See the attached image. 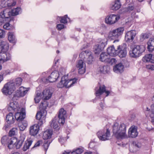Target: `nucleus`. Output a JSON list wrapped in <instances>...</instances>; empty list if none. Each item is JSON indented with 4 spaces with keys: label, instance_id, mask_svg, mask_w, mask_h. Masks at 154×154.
Wrapping results in <instances>:
<instances>
[{
    "label": "nucleus",
    "instance_id": "nucleus-1",
    "mask_svg": "<svg viewBox=\"0 0 154 154\" xmlns=\"http://www.w3.org/2000/svg\"><path fill=\"white\" fill-rule=\"evenodd\" d=\"M112 131L115 136L118 139L127 138L126 125L124 123L119 124L115 123L112 127Z\"/></svg>",
    "mask_w": 154,
    "mask_h": 154
},
{
    "label": "nucleus",
    "instance_id": "nucleus-2",
    "mask_svg": "<svg viewBox=\"0 0 154 154\" xmlns=\"http://www.w3.org/2000/svg\"><path fill=\"white\" fill-rule=\"evenodd\" d=\"M77 79H67V76H63L61 79V81L57 84L58 88H61L64 87L66 88H69L73 85L76 82Z\"/></svg>",
    "mask_w": 154,
    "mask_h": 154
},
{
    "label": "nucleus",
    "instance_id": "nucleus-3",
    "mask_svg": "<svg viewBox=\"0 0 154 154\" xmlns=\"http://www.w3.org/2000/svg\"><path fill=\"white\" fill-rule=\"evenodd\" d=\"M16 87L13 81H10L6 83L2 90L3 93L5 95L11 94L15 90Z\"/></svg>",
    "mask_w": 154,
    "mask_h": 154
},
{
    "label": "nucleus",
    "instance_id": "nucleus-4",
    "mask_svg": "<svg viewBox=\"0 0 154 154\" xmlns=\"http://www.w3.org/2000/svg\"><path fill=\"white\" fill-rule=\"evenodd\" d=\"M145 51L143 46L137 45L129 51V55L131 57L136 58L140 56Z\"/></svg>",
    "mask_w": 154,
    "mask_h": 154
},
{
    "label": "nucleus",
    "instance_id": "nucleus-5",
    "mask_svg": "<svg viewBox=\"0 0 154 154\" xmlns=\"http://www.w3.org/2000/svg\"><path fill=\"white\" fill-rule=\"evenodd\" d=\"M123 27H120L109 32L108 37L109 38L114 40L117 38L122 35L124 31Z\"/></svg>",
    "mask_w": 154,
    "mask_h": 154
},
{
    "label": "nucleus",
    "instance_id": "nucleus-6",
    "mask_svg": "<svg viewBox=\"0 0 154 154\" xmlns=\"http://www.w3.org/2000/svg\"><path fill=\"white\" fill-rule=\"evenodd\" d=\"M110 132L108 129L100 130L97 133V135L100 140L105 141L109 139Z\"/></svg>",
    "mask_w": 154,
    "mask_h": 154
},
{
    "label": "nucleus",
    "instance_id": "nucleus-7",
    "mask_svg": "<svg viewBox=\"0 0 154 154\" xmlns=\"http://www.w3.org/2000/svg\"><path fill=\"white\" fill-rule=\"evenodd\" d=\"M107 40L106 39H101L99 43L94 47V51L95 54H98L104 49L107 44Z\"/></svg>",
    "mask_w": 154,
    "mask_h": 154
},
{
    "label": "nucleus",
    "instance_id": "nucleus-8",
    "mask_svg": "<svg viewBox=\"0 0 154 154\" xmlns=\"http://www.w3.org/2000/svg\"><path fill=\"white\" fill-rule=\"evenodd\" d=\"M120 18L119 15L114 14H110L105 18V22L108 24L112 25L117 22Z\"/></svg>",
    "mask_w": 154,
    "mask_h": 154
},
{
    "label": "nucleus",
    "instance_id": "nucleus-9",
    "mask_svg": "<svg viewBox=\"0 0 154 154\" xmlns=\"http://www.w3.org/2000/svg\"><path fill=\"white\" fill-rule=\"evenodd\" d=\"M9 48L7 51L4 52H0V63H4L11 60V56L10 53L7 52Z\"/></svg>",
    "mask_w": 154,
    "mask_h": 154
},
{
    "label": "nucleus",
    "instance_id": "nucleus-10",
    "mask_svg": "<svg viewBox=\"0 0 154 154\" xmlns=\"http://www.w3.org/2000/svg\"><path fill=\"white\" fill-rule=\"evenodd\" d=\"M125 40L126 42H132L135 38L137 34L136 31L131 30L125 32Z\"/></svg>",
    "mask_w": 154,
    "mask_h": 154
},
{
    "label": "nucleus",
    "instance_id": "nucleus-11",
    "mask_svg": "<svg viewBox=\"0 0 154 154\" xmlns=\"http://www.w3.org/2000/svg\"><path fill=\"white\" fill-rule=\"evenodd\" d=\"M117 55L121 58L124 57L127 55L126 45L124 44L122 45L117 46Z\"/></svg>",
    "mask_w": 154,
    "mask_h": 154
},
{
    "label": "nucleus",
    "instance_id": "nucleus-12",
    "mask_svg": "<svg viewBox=\"0 0 154 154\" xmlns=\"http://www.w3.org/2000/svg\"><path fill=\"white\" fill-rule=\"evenodd\" d=\"M21 137H22L23 138L20 140H18L15 137L12 138L11 143V145L13 146H14L16 149H18L20 148L25 139L24 136H21Z\"/></svg>",
    "mask_w": 154,
    "mask_h": 154
},
{
    "label": "nucleus",
    "instance_id": "nucleus-13",
    "mask_svg": "<svg viewBox=\"0 0 154 154\" xmlns=\"http://www.w3.org/2000/svg\"><path fill=\"white\" fill-rule=\"evenodd\" d=\"M29 89V88L21 86L16 91V95L18 97H23L27 93Z\"/></svg>",
    "mask_w": 154,
    "mask_h": 154
},
{
    "label": "nucleus",
    "instance_id": "nucleus-14",
    "mask_svg": "<svg viewBox=\"0 0 154 154\" xmlns=\"http://www.w3.org/2000/svg\"><path fill=\"white\" fill-rule=\"evenodd\" d=\"M76 66L79 74H83L85 72L86 64L82 60H80L78 61Z\"/></svg>",
    "mask_w": 154,
    "mask_h": 154
},
{
    "label": "nucleus",
    "instance_id": "nucleus-15",
    "mask_svg": "<svg viewBox=\"0 0 154 154\" xmlns=\"http://www.w3.org/2000/svg\"><path fill=\"white\" fill-rule=\"evenodd\" d=\"M66 111L63 108L60 109L59 111L58 118L59 122L62 125H63L65 123V118L66 117Z\"/></svg>",
    "mask_w": 154,
    "mask_h": 154
},
{
    "label": "nucleus",
    "instance_id": "nucleus-16",
    "mask_svg": "<svg viewBox=\"0 0 154 154\" xmlns=\"http://www.w3.org/2000/svg\"><path fill=\"white\" fill-rule=\"evenodd\" d=\"M42 98L44 100H48L51 97L53 94L52 91L48 88L44 90L42 93Z\"/></svg>",
    "mask_w": 154,
    "mask_h": 154
},
{
    "label": "nucleus",
    "instance_id": "nucleus-17",
    "mask_svg": "<svg viewBox=\"0 0 154 154\" xmlns=\"http://www.w3.org/2000/svg\"><path fill=\"white\" fill-rule=\"evenodd\" d=\"M12 138L8 136H4L1 138V142L2 144L5 145H8V147L11 149L13 147V145L11 143Z\"/></svg>",
    "mask_w": 154,
    "mask_h": 154
},
{
    "label": "nucleus",
    "instance_id": "nucleus-18",
    "mask_svg": "<svg viewBox=\"0 0 154 154\" xmlns=\"http://www.w3.org/2000/svg\"><path fill=\"white\" fill-rule=\"evenodd\" d=\"M138 135L137 127L133 125L129 128L128 131V136L129 137L135 138Z\"/></svg>",
    "mask_w": 154,
    "mask_h": 154
},
{
    "label": "nucleus",
    "instance_id": "nucleus-19",
    "mask_svg": "<svg viewBox=\"0 0 154 154\" xmlns=\"http://www.w3.org/2000/svg\"><path fill=\"white\" fill-rule=\"evenodd\" d=\"M46 114L45 110L40 109V110L37 113L36 116V119L40 121L41 122H43L45 121Z\"/></svg>",
    "mask_w": 154,
    "mask_h": 154
},
{
    "label": "nucleus",
    "instance_id": "nucleus-20",
    "mask_svg": "<svg viewBox=\"0 0 154 154\" xmlns=\"http://www.w3.org/2000/svg\"><path fill=\"white\" fill-rule=\"evenodd\" d=\"M59 77L58 72L55 71L51 73L50 75L47 79V80L50 82H54L56 81Z\"/></svg>",
    "mask_w": 154,
    "mask_h": 154
},
{
    "label": "nucleus",
    "instance_id": "nucleus-21",
    "mask_svg": "<svg viewBox=\"0 0 154 154\" xmlns=\"http://www.w3.org/2000/svg\"><path fill=\"white\" fill-rule=\"evenodd\" d=\"M6 10H4L3 12L1 13V16L0 17V25H2L3 24L7 21H10V18L8 17L6 13Z\"/></svg>",
    "mask_w": 154,
    "mask_h": 154
},
{
    "label": "nucleus",
    "instance_id": "nucleus-22",
    "mask_svg": "<svg viewBox=\"0 0 154 154\" xmlns=\"http://www.w3.org/2000/svg\"><path fill=\"white\" fill-rule=\"evenodd\" d=\"M8 109L9 110L12 109L14 111H19L21 108L19 107L18 104L17 102L11 100L8 105Z\"/></svg>",
    "mask_w": 154,
    "mask_h": 154
},
{
    "label": "nucleus",
    "instance_id": "nucleus-23",
    "mask_svg": "<svg viewBox=\"0 0 154 154\" xmlns=\"http://www.w3.org/2000/svg\"><path fill=\"white\" fill-rule=\"evenodd\" d=\"M100 59L102 61L106 62H109L110 61L114 62L116 60L114 58H112L110 60L109 56L108 54H107L106 53H102L100 55Z\"/></svg>",
    "mask_w": 154,
    "mask_h": 154
},
{
    "label": "nucleus",
    "instance_id": "nucleus-24",
    "mask_svg": "<svg viewBox=\"0 0 154 154\" xmlns=\"http://www.w3.org/2000/svg\"><path fill=\"white\" fill-rule=\"evenodd\" d=\"M117 46L115 48L114 45L108 48L107 49V53L109 56H115L117 55Z\"/></svg>",
    "mask_w": 154,
    "mask_h": 154
},
{
    "label": "nucleus",
    "instance_id": "nucleus-25",
    "mask_svg": "<svg viewBox=\"0 0 154 154\" xmlns=\"http://www.w3.org/2000/svg\"><path fill=\"white\" fill-rule=\"evenodd\" d=\"M113 70L114 71L117 73H122L124 70V66L121 63L116 64L114 66Z\"/></svg>",
    "mask_w": 154,
    "mask_h": 154
},
{
    "label": "nucleus",
    "instance_id": "nucleus-26",
    "mask_svg": "<svg viewBox=\"0 0 154 154\" xmlns=\"http://www.w3.org/2000/svg\"><path fill=\"white\" fill-rule=\"evenodd\" d=\"M5 10H6V14L9 17L11 15L14 16L17 15L21 11L20 8L19 7L12 9L11 12L8 11V9H6Z\"/></svg>",
    "mask_w": 154,
    "mask_h": 154
},
{
    "label": "nucleus",
    "instance_id": "nucleus-27",
    "mask_svg": "<svg viewBox=\"0 0 154 154\" xmlns=\"http://www.w3.org/2000/svg\"><path fill=\"white\" fill-rule=\"evenodd\" d=\"M39 130V126L35 124L30 127L29 132L31 135L34 136L37 134Z\"/></svg>",
    "mask_w": 154,
    "mask_h": 154
},
{
    "label": "nucleus",
    "instance_id": "nucleus-28",
    "mask_svg": "<svg viewBox=\"0 0 154 154\" xmlns=\"http://www.w3.org/2000/svg\"><path fill=\"white\" fill-rule=\"evenodd\" d=\"M104 92L106 94V96H107L109 94V91H106L105 86L104 85H103L102 86H100L99 89L96 91V96H99Z\"/></svg>",
    "mask_w": 154,
    "mask_h": 154
},
{
    "label": "nucleus",
    "instance_id": "nucleus-29",
    "mask_svg": "<svg viewBox=\"0 0 154 154\" xmlns=\"http://www.w3.org/2000/svg\"><path fill=\"white\" fill-rule=\"evenodd\" d=\"M22 108L20 109V111H18L15 115V117L17 121H20L22 119H23L25 116V113L21 112V110Z\"/></svg>",
    "mask_w": 154,
    "mask_h": 154
},
{
    "label": "nucleus",
    "instance_id": "nucleus-30",
    "mask_svg": "<svg viewBox=\"0 0 154 154\" xmlns=\"http://www.w3.org/2000/svg\"><path fill=\"white\" fill-rule=\"evenodd\" d=\"M9 48L8 44L6 42L0 40V52L7 51Z\"/></svg>",
    "mask_w": 154,
    "mask_h": 154
},
{
    "label": "nucleus",
    "instance_id": "nucleus-31",
    "mask_svg": "<svg viewBox=\"0 0 154 154\" xmlns=\"http://www.w3.org/2000/svg\"><path fill=\"white\" fill-rule=\"evenodd\" d=\"M59 124L60 125H62L59 123V121H58L55 118H54L53 119L51 122L50 126L51 127L54 129H59L60 128L59 126Z\"/></svg>",
    "mask_w": 154,
    "mask_h": 154
},
{
    "label": "nucleus",
    "instance_id": "nucleus-32",
    "mask_svg": "<svg viewBox=\"0 0 154 154\" xmlns=\"http://www.w3.org/2000/svg\"><path fill=\"white\" fill-rule=\"evenodd\" d=\"M147 49L150 52L154 50V38H150L147 42Z\"/></svg>",
    "mask_w": 154,
    "mask_h": 154
},
{
    "label": "nucleus",
    "instance_id": "nucleus-33",
    "mask_svg": "<svg viewBox=\"0 0 154 154\" xmlns=\"http://www.w3.org/2000/svg\"><path fill=\"white\" fill-rule=\"evenodd\" d=\"M121 5L119 0H116L111 5V8L113 10H117L120 8Z\"/></svg>",
    "mask_w": 154,
    "mask_h": 154
},
{
    "label": "nucleus",
    "instance_id": "nucleus-34",
    "mask_svg": "<svg viewBox=\"0 0 154 154\" xmlns=\"http://www.w3.org/2000/svg\"><path fill=\"white\" fill-rule=\"evenodd\" d=\"M52 134V131L51 130H47L44 132L43 138L45 140L50 139Z\"/></svg>",
    "mask_w": 154,
    "mask_h": 154
},
{
    "label": "nucleus",
    "instance_id": "nucleus-35",
    "mask_svg": "<svg viewBox=\"0 0 154 154\" xmlns=\"http://www.w3.org/2000/svg\"><path fill=\"white\" fill-rule=\"evenodd\" d=\"M97 70L100 72L106 74L109 71V68L107 66H101L98 68Z\"/></svg>",
    "mask_w": 154,
    "mask_h": 154
},
{
    "label": "nucleus",
    "instance_id": "nucleus-36",
    "mask_svg": "<svg viewBox=\"0 0 154 154\" xmlns=\"http://www.w3.org/2000/svg\"><path fill=\"white\" fill-rule=\"evenodd\" d=\"M6 119L8 124H11L14 123V120L13 114L12 113H10L7 115Z\"/></svg>",
    "mask_w": 154,
    "mask_h": 154
},
{
    "label": "nucleus",
    "instance_id": "nucleus-37",
    "mask_svg": "<svg viewBox=\"0 0 154 154\" xmlns=\"http://www.w3.org/2000/svg\"><path fill=\"white\" fill-rule=\"evenodd\" d=\"M32 142V141L30 140L26 141L23 149V151H25L29 149Z\"/></svg>",
    "mask_w": 154,
    "mask_h": 154
},
{
    "label": "nucleus",
    "instance_id": "nucleus-38",
    "mask_svg": "<svg viewBox=\"0 0 154 154\" xmlns=\"http://www.w3.org/2000/svg\"><path fill=\"white\" fill-rule=\"evenodd\" d=\"M36 95L34 98V100L36 103H38L41 99L42 94L39 90H37L36 91Z\"/></svg>",
    "mask_w": 154,
    "mask_h": 154
},
{
    "label": "nucleus",
    "instance_id": "nucleus-39",
    "mask_svg": "<svg viewBox=\"0 0 154 154\" xmlns=\"http://www.w3.org/2000/svg\"><path fill=\"white\" fill-rule=\"evenodd\" d=\"M27 126V123L26 121H23L19 124V127L21 131H24Z\"/></svg>",
    "mask_w": 154,
    "mask_h": 154
},
{
    "label": "nucleus",
    "instance_id": "nucleus-40",
    "mask_svg": "<svg viewBox=\"0 0 154 154\" xmlns=\"http://www.w3.org/2000/svg\"><path fill=\"white\" fill-rule=\"evenodd\" d=\"M150 112V116L151 119V122L154 124V104L151 106Z\"/></svg>",
    "mask_w": 154,
    "mask_h": 154
},
{
    "label": "nucleus",
    "instance_id": "nucleus-41",
    "mask_svg": "<svg viewBox=\"0 0 154 154\" xmlns=\"http://www.w3.org/2000/svg\"><path fill=\"white\" fill-rule=\"evenodd\" d=\"M93 60V57L92 55V53L90 51L88 53L87 57L85 60L86 62L88 64L91 63Z\"/></svg>",
    "mask_w": 154,
    "mask_h": 154
},
{
    "label": "nucleus",
    "instance_id": "nucleus-42",
    "mask_svg": "<svg viewBox=\"0 0 154 154\" xmlns=\"http://www.w3.org/2000/svg\"><path fill=\"white\" fill-rule=\"evenodd\" d=\"M8 40L11 42L15 43V37L12 32H9L8 33Z\"/></svg>",
    "mask_w": 154,
    "mask_h": 154
},
{
    "label": "nucleus",
    "instance_id": "nucleus-43",
    "mask_svg": "<svg viewBox=\"0 0 154 154\" xmlns=\"http://www.w3.org/2000/svg\"><path fill=\"white\" fill-rule=\"evenodd\" d=\"M48 106V102L44 101L43 102H42L40 105L39 108L40 109L45 110Z\"/></svg>",
    "mask_w": 154,
    "mask_h": 154
},
{
    "label": "nucleus",
    "instance_id": "nucleus-44",
    "mask_svg": "<svg viewBox=\"0 0 154 154\" xmlns=\"http://www.w3.org/2000/svg\"><path fill=\"white\" fill-rule=\"evenodd\" d=\"M89 52V51H86L82 52L79 55V57L82 59H85V60L86 57H87L88 53Z\"/></svg>",
    "mask_w": 154,
    "mask_h": 154
},
{
    "label": "nucleus",
    "instance_id": "nucleus-45",
    "mask_svg": "<svg viewBox=\"0 0 154 154\" xmlns=\"http://www.w3.org/2000/svg\"><path fill=\"white\" fill-rule=\"evenodd\" d=\"M8 0H2L0 3V8L8 7Z\"/></svg>",
    "mask_w": 154,
    "mask_h": 154
},
{
    "label": "nucleus",
    "instance_id": "nucleus-46",
    "mask_svg": "<svg viewBox=\"0 0 154 154\" xmlns=\"http://www.w3.org/2000/svg\"><path fill=\"white\" fill-rule=\"evenodd\" d=\"M152 54H149L146 55L143 58V61L144 62H150V58L152 57Z\"/></svg>",
    "mask_w": 154,
    "mask_h": 154
},
{
    "label": "nucleus",
    "instance_id": "nucleus-47",
    "mask_svg": "<svg viewBox=\"0 0 154 154\" xmlns=\"http://www.w3.org/2000/svg\"><path fill=\"white\" fill-rule=\"evenodd\" d=\"M8 7L9 8L12 7L16 4V2L15 0H8Z\"/></svg>",
    "mask_w": 154,
    "mask_h": 154
},
{
    "label": "nucleus",
    "instance_id": "nucleus-48",
    "mask_svg": "<svg viewBox=\"0 0 154 154\" xmlns=\"http://www.w3.org/2000/svg\"><path fill=\"white\" fill-rule=\"evenodd\" d=\"M22 82V79L21 78H18L16 79L15 82L14 83L15 85H16V86H18L21 84Z\"/></svg>",
    "mask_w": 154,
    "mask_h": 154
},
{
    "label": "nucleus",
    "instance_id": "nucleus-49",
    "mask_svg": "<svg viewBox=\"0 0 154 154\" xmlns=\"http://www.w3.org/2000/svg\"><path fill=\"white\" fill-rule=\"evenodd\" d=\"M17 132V129L16 128H13L9 132V134L10 136H12L15 135Z\"/></svg>",
    "mask_w": 154,
    "mask_h": 154
},
{
    "label": "nucleus",
    "instance_id": "nucleus-50",
    "mask_svg": "<svg viewBox=\"0 0 154 154\" xmlns=\"http://www.w3.org/2000/svg\"><path fill=\"white\" fill-rule=\"evenodd\" d=\"M61 19L60 22L61 23H67L68 20H69V18L67 17V15H65L63 17H61Z\"/></svg>",
    "mask_w": 154,
    "mask_h": 154
},
{
    "label": "nucleus",
    "instance_id": "nucleus-51",
    "mask_svg": "<svg viewBox=\"0 0 154 154\" xmlns=\"http://www.w3.org/2000/svg\"><path fill=\"white\" fill-rule=\"evenodd\" d=\"M149 35L147 33H142L140 35V39L142 40L147 39L149 38Z\"/></svg>",
    "mask_w": 154,
    "mask_h": 154
},
{
    "label": "nucleus",
    "instance_id": "nucleus-52",
    "mask_svg": "<svg viewBox=\"0 0 154 154\" xmlns=\"http://www.w3.org/2000/svg\"><path fill=\"white\" fill-rule=\"evenodd\" d=\"M83 152L82 149L81 148H78L71 153H73V154H81Z\"/></svg>",
    "mask_w": 154,
    "mask_h": 154
},
{
    "label": "nucleus",
    "instance_id": "nucleus-53",
    "mask_svg": "<svg viewBox=\"0 0 154 154\" xmlns=\"http://www.w3.org/2000/svg\"><path fill=\"white\" fill-rule=\"evenodd\" d=\"M5 24L3 26V28L6 29H11V26L9 23H7L6 22L5 23Z\"/></svg>",
    "mask_w": 154,
    "mask_h": 154
},
{
    "label": "nucleus",
    "instance_id": "nucleus-54",
    "mask_svg": "<svg viewBox=\"0 0 154 154\" xmlns=\"http://www.w3.org/2000/svg\"><path fill=\"white\" fill-rule=\"evenodd\" d=\"M50 142H48V141H45L43 145V146L45 149V150L46 151L49 146Z\"/></svg>",
    "mask_w": 154,
    "mask_h": 154
},
{
    "label": "nucleus",
    "instance_id": "nucleus-55",
    "mask_svg": "<svg viewBox=\"0 0 154 154\" xmlns=\"http://www.w3.org/2000/svg\"><path fill=\"white\" fill-rule=\"evenodd\" d=\"M5 35V31L2 29H0V38H4Z\"/></svg>",
    "mask_w": 154,
    "mask_h": 154
},
{
    "label": "nucleus",
    "instance_id": "nucleus-56",
    "mask_svg": "<svg viewBox=\"0 0 154 154\" xmlns=\"http://www.w3.org/2000/svg\"><path fill=\"white\" fill-rule=\"evenodd\" d=\"M134 9L133 6H129L128 8H124V11L126 12H130L132 11Z\"/></svg>",
    "mask_w": 154,
    "mask_h": 154
},
{
    "label": "nucleus",
    "instance_id": "nucleus-57",
    "mask_svg": "<svg viewBox=\"0 0 154 154\" xmlns=\"http://www.w3.org/2000/svg\"><path fill=\"white\" fill-rule=\"evenodd\" d=\"M64 26L63 24H58L57 26V28L59 30H60L64 28Z\"/></svg>",
    "mask_w": 154,
    "mask_h": 154
},
{
    "label": "nucleus",
    "instance_id": "nucleus-58",
    "mask_svg": "<svg viewBox=\"0 0 154 154\" xmlns=\"http://www.w3.org/2000/svg\"><path fill=\"white\" fill-rule=\"evenodd\" d=\"M146 68L151 70H154V65L152 64L148 65L146 66Z\"/></svg>",
    "mask_w": 154,
    "mask_h": 154
},
{
    "label": "nucleus",
    "instance_id": "nucleus-59",
    "mask_svg": "<svg viewBox=\"0 0 154 154\" xmlns=\"http://www.w3.org/2000/svg\"><path fill=\"white\" fill-rule=\"evenodd\" d=\"M42 141L41 140L38 141L34 145L33 147L39 146L41 144H42Z\"/></svg>",
    "mask_w": 154,
    "mask_h": 154
},
{
    "label": "nucleus",
    "instance_id": "nucleus-60",
    "mask_svg": "<svg viewBox=\"0 0 154 154\" xmlns=\"http://www.w3.org/2000/svg\"><path fill=\"white\" fill-rule=\"evenodd\" d=\"M151 56L152 57L150 58V62L151 63H154V55L152 54Z\"/></svg>",
    "mask_w": 154,
    "mask_h": 154
},
{
    "label": "nucleus",
    "instance_id": "nucleus-61",
    "mask_svg": "<svg viewBox=\"0 0 154 154\" xmlns=\"http://www.w3.org/2000/svg\"><path fill=\"white\" fill-rule=\"evenodd\" d=\"M119 40H118V39H117V40H115V41H114L113 43L114 44L116 43V44H115V46H116V45H118V44L119 43Z\"/></svg>",
    "mask_w": 154,
    "mask_h": 154
},
{
    "label": "nucleus",
    "instance_id": "nucleus-62",
    "mask_svg": "<svg viewBox=\"0 0 154 154\" xmlns=\"http://www.w3.org/2000/svg\"><path fill=\"white\" fill-rule=\"evenodd\" d=\"M3 80V77L2 75H0V83Z\"/></svg>",
    "mask_w": 154,
    "mask_h": 154
},
{
    "label": "nucleus",
    "instance_id": "nucleus-63",
    "mask_svg": "<svg viewBox=\"0 0 154 154\" xmlns=\"http://www.w3.org/2000/svg\"><path fill=\"white\" fill-rule=\"evenodd\" d=\"M135 117V114H133L131 117L132 119H133Z\"/></svg>",
    "mask_w": 154,
    "mask_h": 154
},
{
    "label": "nucleus",
    "instance_id": "nucleus-64",
    "mask_svg": "<svg viewBox=\"0 0 154 154\" xmlns=\"http://www.w3.org/2000/svg\"><path fill=\"white\" fill-rule=\"evenodd\" d=\"M70 152V151H68V152H66L65 151L63 154H69Z\"/></svg>",
    "mask_w": 154,
    "mask_h": 154
}]
</instances>
